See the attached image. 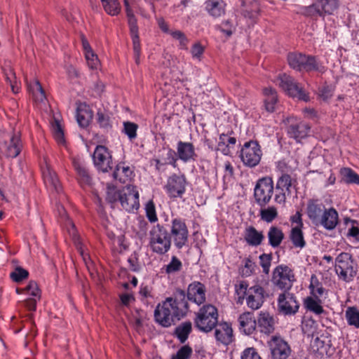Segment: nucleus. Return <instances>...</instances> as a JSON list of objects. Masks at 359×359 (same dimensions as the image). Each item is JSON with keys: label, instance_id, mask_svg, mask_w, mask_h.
Listing matches in <instances>:
<instances>
[{"label": "nucleus", "instance_id": "f257e3e1", "mask_svg": "<svg viewBox=\"0 0 359 359\" xmlns=\"http://www.w3.org/2000/svg\"><path fill=\"white\" fill-rule=\"evenodd\" d=\"M289 66L298 72L317 71L323 72L324 67L316 60V57L302 53L292 52L287 55Z\"/></svg>", "mask_w": 359, "mask_h": 359}, {"label": "nucleus", "instance_id": "f03ea898", "mask_svg": "<svg viewBox=\"0 0 359 359\" xmlns=\"http://www.w3.org/2000/svg\"><path fill=\"white\" fill-rule=\"evenodd\" d=\"M334 269L339 279L346 283L352 281L357 274V264L347 252H341L336 257Z\"/></svg>", "mask_w": 359, "mask_h": 359}, {"label": "nucleus", "instance_id": "7ed1b4c3", "mask_svg": "<svg viewBox=\"0 0 359 359\" xmlns=\"http://www.w3.org/2000/svg\"><path fill=\"white\" fill-rule=\"evenodd\" d=\"M218 321V313L215 306L212 304L203 306L196 313L194 323L196 327L201 331L208 332L217 325Z\"/></svg>", "mask_w": 359, "mask_h": 359}, {"label": "nucleus", "instance_id": "20e7f679", "mask_svg": "<svg viewBox=\"0 0 359 359\" xmlns=\"http://www.w3.org/2000/svg\"><path fill=\"white\" fill-rule=\"evenodd\" d=\"M19 133H11L0 130V158H15L20 152Z\"/></svg>", "mask_w": 359, "mask_h": 359}, {"label": "nucleus", "instance_id": "39448f33", "mask_svg": "<svg viewBox=\"0 0 359 359\" xmlns=\"http://www.w3.org/2000/svg\"><path fill=\"white\" fill-rule=\"evenodd\" d=\"M277 80L279 87L290 97L305 102L309 101V95L294 78L287 74H282L278 76Z\"/></svg>", "mask_w": 359, "mask_h": 359}, {"label": "nucleus", "instance_id": "423d86ee", "mask_svg": "<svg viewBox=\"0 0 359 359\" xmlns=\"http://www.w3.org/2000/svg\"><path fill=\"white\" fill-rule=\"evenodd\" d=\"M150 245L154 252L166 253L171 245L168 230L160 224L154 226L150 231Z\"/></svg>", "mask_w": 359, "mask_h": 359}, {"label": "nucleus", "instance_id": "0eeeda50", "mask_svg": "<svg viewBox=\"0 0 359 359\" xmlns=\"http://www.w3.org/2000/svg\"><path fill=\"white\" fill-rule=\"evenodd\" d=\"M274 192V184L272 177H264L257 181L254 188V198L256 203L260 207H266L271 200Z\"/></svg>", "mask_w": 359, "mask_h": 359}, {"label": "nucleus", "instance_id": "6e6552de", "mask_svg": "<svg viewBox=\"0 0 359 359\" xmlns=\"http://www.w3.org/2000/svg\"><path fill=\"white\" fill-rule=\"evenodd\" d=\"M295 281L293 270L288 266L280 264L272 272L271 283L278 289L289 291Z\"/></svg>", "mask_w": 359, "mask_h": 359}, {"label": "nucleus", "instance_id": "1a4fd4ad", "mask_svg": "<svg viewBox=\"0 0 359 359\" xmlns=\"http://www.w3.org/2000/svg\"><path fill=\"white\" fill-rule=\"evenodd\" d=\"M170 299H166L162 304H158L154 311V318L157 323L163 327H169L174 323L175 320H180L183 317L177 313V311L173 307Z\"/></svg>", "mask_w": 359, "mask_h": 359}, {"label": "nucleus", "instance_id": "9d476101", "mask_svg": "<svg viewBox=\"0 0 359 359\" xmlns=\"http://www.w3.org/2000/svg\"><path fill=\"white\" fill-rule=\"evenodd\" d=\"M262 156V151L257 141L245 142L240 151V158L243 165L250 168L259 163Z\"/></svg>", "mask_w": 359, "mask_h": 359}, {"label": "nucleus", "instance_id": "9b49d317", "mask_svg": "<svg viewBox=\"0 0 359 359\" xmlns=\"http://www.w3.org/2000/svg\"><path fill=\"white\" fill-rule=\"evenodd\" d=\"M168 236L177 249H182L186 245L189 231L184 220L181 218L172 219L169 226Z\"/></svg>", "mask_w": 359, "mask_h": 359}, {"label": "nucleus", "instance_id": "f8f14e48", "mask_svg": "<svg viewBox=\"0 0 359 359\" xmlns=\"http://www.w3.org/2000/svg\"><path fill=\"white\" fill-rule=\"evenodd\" d=\"M118 196L122 208L126 211L132 212L139 209V192L135 187L126 186L119 191Z\"/></svg>", "mask_w": 359, "mask_h": 359}, {"label": "nucleus", "instance_id": "ddd939ff", "mask_svg": "<svg viewBox=\"0 0 359 359\" xmlns=\"http://www.w3.org/2000/svg\"><path fill=\"white\" fill-rule=\"evenodd\" d=\"M339 6V0H317L306 8V13L310 16L332 15Z\"/></svg>", "mask_w": 359, "mask_h": 359}, {"label": "nucleus", "instance_id": "4468645a", "mask_svg": "<svg viewBox=\"0 0 359 359\" xmlns=\"http://www.w3.org/2000/svg\"><path fill=\"white\" fill-rule=\"evenodd\" d=\"M187 180L184 174H172L167 180L165 189L170 198L182 197L186 191Z\"/></svg>", "mask_w": 359, "mask_h": 359}, {"label": "nucleus", "instance_id": "2eb2a0df", "mask_svg": "<svg viewBox=\"0 0 359 359\" xmlns=\"http://www.w3.org/2000/svg\"><path fill=\"white\" fill-rule=\"evenodd\" d=\"M299 308V303L298 302L296 296L289 292L288 291H283L278 297V309L280 313L284 315H294Z\"/></svg>", "mask_w": 359, "mask_h": 359}, {"label": "nucleus", "instance_id": "dca6fc26", "mask_svg": "<svg viewBox=\"0 0 359 359\" xmlns=\"http://www.w3.org/2000/svg\"><path fill=\"white\" fill-rule=\"evenodd\" d=\"M292 187V177L288 174H282L276 182L274 187V201L277 203L284 204L286 196L290 195Z\"/></svg>", "mask_w": 359, "mask_h": 359}, {"label": "nucleus", "instance_id": "f3484780", "mask_svg": "<svg viewBox=\"0 0 359 359\" xmlns=\"http://www.w3.org/2000/svg\"><path fill=\"white\" fill-rule=\"evenodd\" d=\"M268 345L273 359H287L291 353L289 344L280 337H272Z\"/></svg>", "mask_w": 359, "mask_h": 359}, {"label": "nucleus", "instance_id": "a211bd4d", "mask_svg": "<svg viewBox=\"0 0 359 359\" xmlns=\"http://www.w3.org/2000/svg\"><path fill=\"white\" fill-rule=\"evenodd\" d=\"M93 159L95 166L103 172H108L112 168L111 156L107 147L102 145L96 147Z\"/></svg>", "mask_w": 359, "mask_h": 359}, {"label": "nucleus", "instance_id": "6ab92c4d", "mask_svg": "<svg viewBox=\"0 0 359 359\" xmlns=\"http://www.w3.org/2000/svg\"><path fill=\"white\" fill-rule=\"evenodd\" d=\"M265 297L264 289L259 285H255L248 288L246 297L247 306L252 310H257L262 306Z\"/></svg>", "mask_w": 359, "mask_h": 359}, {"label": "nucleus", "instance_id": "aec40b11", "mask_svg": "<svg viewBox=\"0 0 359 359\" xmlns=\"http://www.w3.org/2000/svg\"><path fill=\"white\" fill-rule=\"evenodd\" d=\"M310 129V126L306 122L291 119L287 127V134L299 142L308 136Z\"/></svg>", "mask_w": 359, "mask_h": 359}, {"label": "nucleus", "instance_id": "412c9836", "mask_svg": "<svg viewBox=\"0 0 359 359\" xmlns=\"http://www.w3.org/2000/svg\"><path fill=\"white\" fill-rule=\"evenodd\" d=\"M205 287L198 281L190 283L187 287V299L191 302L201 305L205 302Z\"/></svg>", "mask_w": 359, "mask_h": 359}, {"label": "nucleus", "instance_id": "4be33fe9", "mask_svg": "<svg viewBox=\"0 0 359 359\" xmlns=\"http://www.w3.org/2000/svg\"><path fill=\"white\" fill-rule=\"evenodd\" d=\"M177 154L179 159L184 163L195 161L198 155L191 142L179 141L177 144Z\"/></svg>", "mask_w": 359, "mask_h": 359}, {"label": "nucleus", "instance_id": "5701e85b", "mask_svg": "<svg viewBox=\"0 0 359 359\" xmlns=\"http://www.w3.org/2000/svg\"><path fill=\"white\" fill-rule=\"evenodd\" d=\"M42 175L46 186L57 193L60 192L62 187L55 172L46 163L41 168Z\"/></svg>", "mask_w": 359, "mask_h": 359}, {"label": "nucleus", "instance_id": "b1692460", "mask_svg": "<svg viewBox=\"0 0 359 359\" xmlns=\"http://www.w3.org/2000/svg\"><path fill=\"white\" fill-rule=\"evenodd\" d=\"M257 325L262 333L269 335L275 330L276 320L269 312L261 311L257 320Z\"/></svg>", "mask_w": 359, "mask_h": 359}, {"label": "nucleus", "instance_id": "393cba45", "mask_svg": "<svg viewBox=\"0 0 359 359\" xmlns=\"http://www.w3.org/2000/svg\"><path fill=\"white\" fill-rule=\"evenodd\" d=\"M240 331L247 335L252 334L256 330L257 320L250 312H245L240 315L238 319Z\"/></svg>", "mask_w": 359, "mask_h": 359}, {"label": "nucleus", "instance_id": "a878e982", "mask_svg": "<svg viewBox=\"0 0 359 359\" xmlns=\"http://www.w3.org/2000/svg\"><path fill=\"white\" fill-rule=\"evenodd\" d=\"M187 294L184 290L177 289L174 293L173 297H169L166 299H170L173 307L177 311V313L184 316L188 310V302L187 301Z\"/></svg>", "mask_w": 359, "mask_h": 359}, {"label": "nucleus", "instance_id": "bb28decb", "mask_svg": "<svg viewBox=\"0 0 359 359\" xmlns=\"http://www.w3.org/2000/svg\"><path fill=\"white\" fill-rule=\"evenodd\" d=\"M325 208L318 200H309L307 204L306 213L313 223H318Z\"/></svg>", "mask_w": 359, "mask_h": 359}, {"label": "nucleus", "instance_id": "cd10ccee", "mask_svg": "<svg viewBox=\"0 0 359 359\" xmlns=\"http://www.w3.org/2000/svg\"><path fill=\"white\" fill-rule=\"evenodd\" d=\"M318 222L326 229H334L338 224V212L333 208L325 209Z\"/></svg>", "mask_w": 359, "mask_h": 359}, {"label": "nucleus", "instance_id": "c85d7f7f", "mask_svg": "<svg viewBox=\"0 0 359 359\" xmlns=\"http://www.w3.org/2000/svg\"><path fill=\"white\" fill-rule=\"evenodd\" d=\"M215 334L216 339L223 344L228 345L232 341L233 330L226 323L220 324L216 328Z\"/></svg>", "mask_w": 359, "mask_h": 359}, {"label": "nucleus", "instance_id": "c756f323", "mask_svg": "<svg viewBox=\"0 0 359 359\" xmlns=\"http://www.w3.org/2000/svg\"><path fill=\"white\" fill-rule=\"evenodd\" d=\"M28 89L32 95L34 101L39 104H46V96L40 82L34 79L27 84Z\"/></svg>", "mask_w": 359, "mask_h": 359}, {"label": "nucleus", "instance_id": "7c9ffc66", "mask_svg": "<svg viewBox=\"0 0 359 359\" xmlns=\"http://www.w3.org/2000/svg\"><path fill=\"white\" fill-rule=\"evenodd\" d=\"M133 174V170L130 166L126 165L125 163H119L113 172V177L121 183H126L131 179Z\"/></svg>", "mask_w": 359, "mask_h": 359}, {"label": "nucleus", "instance_id": "2f4dec72", "mask_svg": "<svg viewBox=\"0 0 359 359\" xmlns=\"http://www.w3.org/2000/svg\"><path fill=\"white\" fill-rule=\"evenodd\" d=\"M264 236L262 231H258L254 226H250L245 229V239L252 246H258L264 240Z\"/></svg>", "mask_w": 359, "mask_h": 359}, {"label": "nucleus", "instance_id": "473e14b6", "mask_svg": "<svg viewBox=\"0 0 359 359\" xmlns=\"http://www.w3.org/2000/svg\"><path fill=\"white\" fill-rule=\"evenodd\" d=\"M269 245L276 248L280 246L285 236L281 229L276 226H271L267 233Z\"/></svg>", "mask_w": 359, "mask_h": 359}, {"label": "nucleus", "instance_id": "72a5a7b5", "mask_svg": "<svg viewBox=\"0 0 359 359\" xmlns=\"http://www.w3.org/2000/svg\"><path fill=\"white\" fill-rule=\"evenodd\" d=\"M236 142L234 137H230L226 134H221L217 143V150L220 151L224 155L231 153L230 146H233Z\"/></svg>", "mask_w": 359, "mask_h": 359}, {"label": "nucleus", "instance_id": "f704fd0d", "mask_svg": "<svg viewBox=\"0 0 359 359\" xmlns=\"http://www.w3.org/2000/svg\"><path fill=\"white\" fill-rule=\"evenodd\" d=\"M92 118L93 112L87 106H81L77 109L76 120L81 127H87Z\"/></svg>", "mask_w": 359, "mask_h": 359}, {"label": "nucleus", "instance_id": "c9c22d12", "mask_svg": "<svg viewBox=\"0 0 359 359\" xmlns=\"http://www.w3.org/2000/svg\"><path fill=\"white\" fill-rule=\"evenodd\" d=\"M205 4L206 11L214 17H219L224 13V4L222 0H208Z\"/></svg>", "mask_w": 359, "mask_h": 359}, {"label": "nucleus", "instance_id": "e433bc0d", "mask_svg": "<svg viewBox=\"0 0 359 359\" xmlns=\"http://www.w3.org/2000/svg\"><path fill=\"white\" fill-rule=\"evenodd\" d=\"M192 330V324L190 321H185L175 327L174 334L181 343H184Z\"/></svg>", "mask_w": 359, "mask_h": 359}, {"label": "nucleus", "instance_id": "4c0bfd02", "mask_svg": "<svg viewBox=\"0 0 359 359\" xmlns=\"http://www.w3.org/2000/svg\"><path fill=\"white\" fill-rule=\"evenodd\" d=\"M73 165L77 173V178L79 183L82 185H90L91 183V177L88 170L79 162L74 161Z\"/></svg>", "mask_w": 359, "mask_h": 359}, {"label": "nucleus", "instance_id": "58836bf2", "mask_svg": "<svg viewBox=\"0 0 359 359\" xmlns=\"http://www.w3.org/2000/svg\"><path fill=\"white\" fill-rule=\"evenodd\" d=\"M243 13L245 18L255 19L257 17L259 12V6L258 3L253 0H245L243 2Z\"/></svg>", "mask_w": 359, "mask_h": 359}, {"label": "nucleus", "instance_id": "ea45409f", "mask_svg": "<svg viewBox=\"0 0 359 359\" xmlns=\"http://www.w3.org/2000/svg\"><path fill=\"white\" fill-rule=\"evenodd\" d=\"M290 238L296 248H303L306 245V242L304 238V234L302 228L299 226H294L292 228Z\"/></svg>", "mask_w": 359, "mask_h": 359}, {"label": "nucleus", "instance_id": "a19ab883", "mask_svg": "<svg viewBox=\"0 0 359 359\" xmlns=\"http://www.w3.org/2000/svg\"><path fill=\"white\" fill-rule=\"evenodd\" d=\"M304 305L307 310L312 311L317 315H320L325 311L321 306V301L319 298L309 297L305 299Z\"/></svg>", "mask_w": 359, "mask_h": 359}, {"label": "nucleus", "instance_id": "79ce46f5", "mask_svg": "<svg viewBox=\"0 0 359 359\" xmlns=\"http://www.w3.org/2000/svg\"><path fill=\"white\" fill-rule=\"evenodd\" d=\"M264 93L266 95L265 108L269 112H273L275 109V104L277 102L276 92L274 89L269 88L264 90Z\"/></svg>", "mask_w": 359, "mask_h": 359}, {"label": "nucleus", "instance_id": "37998d69", "mask_svg": "<svg viewBox=\"0 0 359 359\" xmlns=\"http://www.w3.org/2000/svg\"><path fill=\"white\" fill-rule=\"evenodd\" d=\"M341 180L347 184H359V175L349 168L341 169Z\"/></svg>", "mask_w": 359, "mask_h": 359}, {"label": "nucleus", "instance_id": "c03bdc74", "mask_svg": "<svg viewBox=\"0 0 359 359\" xmlns=\"http://www.w3.org/2000/svg\"><path fill=\"white\" fill-rule=\"evenodd\" d=\"M259 216L262 220L266 222H271L278 217L277 208L274 206L261 208Z\"/></svg>", "mask_w": 359, "mask_h": 359}, {"label": "nucleus", "instance_id": "a18cd8bd", "mask_svg": "<svg viewBox=\"0 0 359 359\" xmlns=\"http://www.w3.org/2000/svg\"><path fill=\"white\" fill-rule=\"evenodd\" d=\"M345 317L349 325L359 328V311L355 307H348L346 310Z\"/></svg>", "mask_w": 359, "mask_h": 359}, {"label": "nucleus", "instance_id": "49530a36", "mask_svg": "<svg viewBox=\"0 0 359 359\" xmlns=\"http://www.w3.org/2000/svg\"><path fill=\"white\" fill-rule=\"evenodd\" d=\"M102 4L105 12L110 15H117L121 11V5L118 0H107Z\"/></svg>", "mask_w": 359, "mask_h": 359}, {"label": "nucleus", "instance_id": "de8ad7c7", "mask_svg": "<svg viewBox=\"0 0 359 359\" xmlns=\"http://www.w3.org/2000/svg\"><path fill=\"white\" fill-rule=\"evenodd\" d=\"M16 292L18 294L25 293L28 295L36 297L38 299H40V290L36 282L30 281L29 284L23 289L17 288Z\"/></svg>", "mask_w": 359, "mask_h": 359}, {"label": "nucleus", "instance_id": "09e8293b", "mask_svg": "<svg viewBox=\"0 0 359 359\" xmlns=\"http://www.w3.org/2000/svg\"><path fill=\"white\" fill-rule=\"evenodd\" d=\"M309 289L311 294L316 298H319L324 293V288L316 275H312L311 277Z\"/></svg>", "mask_w": 359, "mask_h": 359}, {"label": "nucleus", "instance_id": "8fccbe9b", "mask_svg": "<svg viewBox=\"0 0 359 359\" xmlns=\"http://www.w3.org/2000/svg\"><path fill=\"white\" fill-rule=\"evenodd\" d=\"M164 268L166 273L174 274L182 270V263L176 256H172L170 262Z\"/></svg>", "mask_w": 359, "mask_h": 359}, {"label": "nucleus", "instance_id": "3c124183", "mask_svg": "<svg viewBox=\"0 0 359 359\" xmlns=\"http://www.w3.org/2000/svg\"><path fill=\"white\" fill-rule=\"evenodd\" d=\"M248 284L245 281H241L235 285V292L238 296L237 303L243 304L245 297H247L248 293Z\"/></svg>", "mask_w": 359, "mask_h": 359}, {"label": "nucleus", "instance_id": "603ef678", "mask_svg": "<svg viewBox=\"0 0 359 359\" xmlns=\"http://www.w3.org/2000/svg\"><path fill=\"white\" fill-rule=\"evenodd\" d=\"M52 131L55 140L58 144L65 143L64 133L58 120L55 119L52 123Z\"/></svg>", "mask_w": 359, "mask_h": 359}, {"label": "nucleus", "instance_id": "864d4df0", "mask_svg": "<svg viewBox=\"0 0 359 359\" xmlns=\"http://www.w3.org/2000/svg\"><path fill=\"white\" fill-rule=\"evenodd\" d=\"M138 126L133 122L126 121L123 123V133L132 140L137 137Z\"/></svg>", "mask_w": 359, "mask_h": 359}, {"label": "nucleus", "instance_id": "5fc2aeb1", "mask_svg": "<svg viewBox=\"0 0 359 359\" xmlns=\"http://www.w3.org/2000/svg\"><path fill=\"white\" fill-rule=\"evenodd\" d=\"M146 216L149 221L151 223L156 222L158 217L156 212V208L153 201H149L145 205Z\"/></svg>", "mask_w": 359, "mask_h": 359}, {"label": "nucleus", "instance_id": "6e6d98bb", "mask_svg": "<svg viewBox=\"0 0 359 359\" xmlns=\"http://www.w3.org/2000/svg\"><path fill=\"white\" fill-rule=\"evenodd\" d=\"M259 264L263 269V273L269 274L272 261L271 254H262L259 256Z\"/></svg>", "mask_w": 359, "mask_h": 359}, {"label": "nucleus", "instance_id": "4d7b16f0", "mask_svg": "<svg viewBox=\"0 0 359 359\" xmlns=\"http://www.w3.org/2000/svg\"><path fill=\"white\" fill-rule=\"evenodd\" d=\"M351 227L348 230L347 236L352 237L354 241L359 243V224L356 220L348 219Z\"/></svg>", "mask_w": 359, "mask_h": 359}, {"label": "nucleus", "instance_id": "13d9d810", "mask_svg": "<svg viewBox=\"0 0 359 359\" xmlns=\"http://www.w3.org/2000/svg\"><path fill=\"white\" fill-rule=\"evenodd\" d=\"M29 273L27 270L17 267L13 272L11 273V278L15 282H20L28 277Z\"/></svg>", "mask_w": 359, "mask_h": 359}, {"label": "nucleus", "instance_id": "bf43d9fd", "mask_svg": "<svg viewBox=\"0 0 359 359\" xmlns=\"http://www.w3.org/2000/svg\"><path fill=\"white\" fill-rule=\"evenodd\" d=\"M137 233L140 236L146 235L148 230V223L142 217H138L136 222Z\"/></svg>", "mask_w": 359, "mask_h": 359}, {"label": "nucleus", "instance_id": "052dcab7", "mask_svg": "<svg viewBox=\"0 0 359 359\" xmlns=\"http://www.w3.org/2000/svg\"><path fill=\"white\" fill-rule=\"evenodd\" d=\"M97 120L100 126L104 128L111 127L110 118L108 114L99 110L97 113Z\"/></svg>", "mask_w": 359, "mask_h": 359}, {"label": "nucleus", "instance_id": "680f3d73", "mask_svg": "<svg viewBox=\"0 0 359 359\" xmlns=\"http://www.w3.org/2000/svg\"><path fill=\"white\" fill-rule=\"evenodd\" d=\"M220 31L224 33L227 36H230L236 29L233 22L230 20H224L219 26Z\"/></svg>", "mask_w": 359, "mask_h": 359}, {"label": "nucleus", "instance_id": "e2e57ef3", "mask_svg": "<svg viewBox=\"0 0 359 359\" xmlns=\"http://www.w3.org/2000/svg\"><path fill=\"white\" fill-rule=\"evenodd\" d=\"M204 50V46L200 42H196L190 50L192 57L201 60Z\"/></svg>", "mask_w": 359, "mask_h": 359}, {"label": "nucleus", "instance_id": "0e129e2a", "mask_svg": "<svg viewBox=\"0 0 359 359\" xmlns=\"http://www.w3.org/2000/svg\"><path fill=\"white\" fill-rule=\"evenodd\" d=\"M85 57L87 64L90 69H97L99 67L100 61L93 51L87 52Z\"/></svg>", "mask_w": 359, "mask_h": 359}, {"label": "nucleus", "instance_id": "69168bd1", "mask_svg": "<svg viewBox=\"0 0 359 359\" xmlns=\"http://www.w3.org/2000/svg\"><path fill=\"white\" fill-rule=\"evenodd\" d=\"M192 353V349L189 346H184L179 349L172 359H189Z\"/></svg>", "mask_w": 359, "mask_h": 359}, {"label": "nucleus", "instance_id": "338daca9", "mask_svg": "<svg viewBox=\"0 0 359 359\" xmlns=\"http://www.w3.org/2000/svg\"><path fill=\"white\" fill-rule=\"evenodd\" d=\"M334 90L332 86H325L319 90V95L323 100H328L333 96Z\"/></svg>", "mask_w": 359, "mask_h": 359}, {"label": "nucleus", "instance_id": "774afa93", "mask_svg": "<svg viewBox=\"0 0 359 359\" xmlns=\"http://www.w3.org/2000/svg\"><path fill=\"white\" fill-rule=\"evenodd\" d=\"M241 359H262L254 348H248L241 355Z\"/></svg>", "mask_w": 359, "mask_h": 359}]
</instances>
